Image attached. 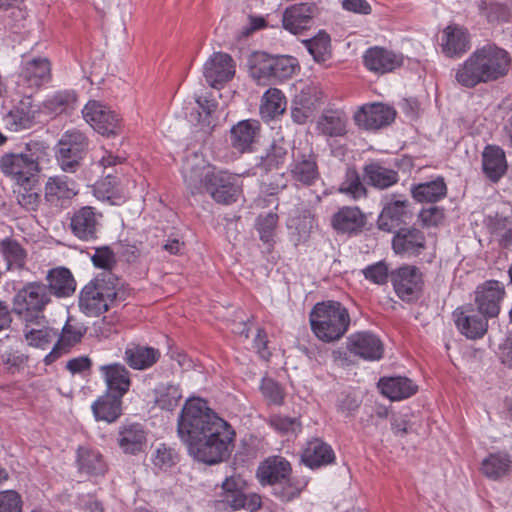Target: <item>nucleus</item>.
Returning <instances> with one entry per match:
<instances>
[{
  "label": "nucleus",
  "instance_id": "nucleus-1",
  "mask_svg": "<svg viewBox=\"0 0 512 512\" xmlns=\"http://www.w3.org/2000/svg\"><path fill=\"white\" fill-rule=\"evenodd\" d=\"M177 433L189 454L199 462L214 465L229 457L235 431L201 398L188 399L177 420Z\"/></svg>",
  "mask_w": 512,
  "mask_h": 512
},
{
  "label": "nucleus",
  "instance_id": "nucleus-2",
  "mask_svg": "<svg viewBox=\"0 0 512 512\" xmlns=\"http://www.w3.org/2000/svg\"><path fill=\"white\" fill-rule=\"evenodd\" d=\"M182 175L187 190L192 195L208 193L211 198L224 205L235 203L241 192V186L234 175L217 170L203 161L187 159L182 168Z\"/></svg>",
  "mask_w": 512,
  "mask_h": 512
},
{
  "label": "nucleus",
  "instance_id": "nucleus-3",
  "mask_svg": "<svg viewBox=\"0 0 512 512\" xmlns=\"http://www.w3.org/2000/svg\"><path fill=\"white\" fill-rule=\"evenodd\" d=\"M510 66V54L505 49L488 43L477 48L458 66L455 71V80L463 87L474 88L478 84L504 78Z\"/></svg>",
  "mask_w": 512,
  "mask_h": 512
},
{
  "label": "nucleus",
  "instance_id": "nucleus-4",
  "mask_svg": "<svg viewBox=\"0 0 512 512\" xmlns=\"http://www.w3.org/2000/svg\"><path fill=\"white\" fill-rule=\"evenodd\" d=\"M351 323L348 309L339 301L316 303L310 312V325L315 336L326 343L340 340Z\"/></svg>",
  "mask_w": 512,
  "mask_h": 512
},
{
  "label": "nucleus",
  "instance_id": "nucleus-5",
  "mask_svg": "<svg viewBox=\"0 0 512 512\" xmlns=\"http://www.w3.org/2000/svg\"><path fill=\"white\" fill-rule=\"evenodd\" d=\"M119 290V278L111 272L103 271L82 288L79 296L80 310L87 316H99L116 302Z\"/></svg>",
  "mask_w": 512,
  "mask_h": 512
},
{
  "label": "nucleus",
  "instance_id": "nucleus-6",
  "mask_svg": "<svg viewBox=\"0 0 512 512\" xmlns=\"http://www.w3.org/2000/svg\"><path fill=\"white\" fill-rule=\"evenodd\" d=\"M51 301L48 288L41 282H29L19 289L13 298V312L28 325H41L44 310Z\"/></svg>",
  "mask_w": 512,
  "mask_h": 512
},
{
  "label": "nucleus",
  "instance_id": "nucleus-7",
  "mask_svg": "<svg viewBox=\"0 0 512 512\" xmlns=\"http://www.w3.org/2000/svg\"><path fill=\"white\" fill-rule=\"evenodd\" d=\"M38 160V155L27 145L24 151L4 154L0 159V169L16 184L35 183L40 171Z\"/></svg>",
  "mask_w": 512,
  "mask_h": 512
},
{
  "label": "nucleus",
  "instance_id": "nucleus-8",
  "mask_svg": "<svg viewBox=\"0 0 512 512\" xmlns=\"http://www.w3.org/2000/svg\"><path fill=\"white\" fill-rule=\"evenodd\" d=\"M288 174L298 187L314 186L321 178L318 155L311 147H294Z\"/></svg>",
  "mask_w": 512,
  "mask_h": 512
},
{
  "label": "nucleus",
  "instance_id": "nucleus-9",
  "mask_svg": "<svg viewBox=\"0 0 512 512\" xmlns=\"http://www.w3.org/2000/svg\"><path fill=\"white\" fill-rule=\"evenodd\" d=\"M87 149L88 139L83 132L78 129L67 130L58 142L57 160L61 169L75 172Z\"/></svg>",
  "mask_w": 512,
  "mask_h": 512
},
{
  "label": "nucleus",
  "instance_id": "nucleus-10",
  "mask_svg": "<svg viewBox=\"0 0 512 512\" xmlns=\"http://www.w3.org/2000/svg\"><path fill=\"white\" fill-rule=\"evenodd\" d=\"M82 114L85 121L102 135H117L121 131L119 115L99 101H89L84 106Z\"/></svg>",
  "mask_w": 512,
  "mask_h": 512
},
{
  "label": "nucleus",
  "instance_id": "nucleus-11",
  "mask_svg": "<svg viewBox=\"0 0 512 512\" xmlns=\"http://www.w3.org/2000/svg\"><path fill=\"white\" fill-rule=\"evenodd\" d=\"M51 79V64L47 58L37 57L27 61L18 75L17 91L19 94H33Z\"/></svg>",
  "mask_w": 512,
  "mask_h": 512
},
{
  "label": "nucleus",
  "instance_id": "nucleus-12",
  "mask_svg": "<svg viewBox=\"0 0 512 512\" xmlns=\"http://www.w3.org/2000/svg\"><path fill=\"white\" fill-rule=\"evenodd\" d=\"M391 282L397 296L406 302L419 298L423 279L421 272L413 266H403L392 271Z\"/></svg>",
  "mask_w": 512,
  "mask_h": 512
},
{
  "label": "nucleus",
  "instance_id": "nucleus-13",
  "mask_svg": "<svg viewBox=\"0 0 512 512\" xmlns=\"http://www.w3.org/2000/svg\"><path fill=\"white\" fill-rule=\"evenodd\" d=\"M504 285L497 280H487L475 290V303L480 314L488 318L498 316L505 297Z\"/></svg>",
  "mask_w": 512,
  "mask_h": 512
},
{
  "label": "nucleus",
  "instance_id": "nucleus-14",
  "mask_svg": "<svg viewBox=\"0 0 512 512\" xmlns=\"http://www.w3.org/2000/svg\"><path fill=\"white\" fill-rule=\"evenodd\" d=\"M261 133V124L255 119L241 120L230 129L229 143L240 154L254 150Z\"/></svg>",
  "mask_w": 512,
  "mask_h": 512
},
{
  "label": "nucleus",
  "instance_id": "nucleus-15",
  "mask_svg": "<svg viewBox=\"0 0 512 512\" xmlns=\"http://www.w3.org/2000/svg\"><path fill=\"white\" fill-rule=\"evenodd\" d=\"M102 214L92 206L75 210L70 218V229L80 240H93L97 237Z\"/></svg>",
  "mask_w": 512,
  "mask_h": 512
},
{
  "label": "nucleus",
  "instance_id": "nucleus-16",
  "mask_svg": "<svg viewBox=\"0 0 512 512\" xmlns=\"http://www.w3.org/2000/svg\"><path fill=\"white\" fill-rule=\"evenodd\" d=\"M203 74L207 83L211 87L217 88L233 78L235 74L234 60L227 53H214L205 62Z\"/></svg>",
  "mask_w": 512,
  "mask_h": 512
},
{
  "label": "nucleus",
  "instance_id": "nucleus-17",
  "mask_svg": "<svg viewBox=\"0 0 512 512\" xmlns=\"http://www.w3.org/2000/svg\"><path fill=\"white\" fill-rule=\"evenodd\" d=\"M347 349L350 353L368 361L380 360L383 357L382 341L370 332H357L347 339Z\"/></svg>",
  "mask_w": 512,
  "mask_h": 512
},
{
  "label": "nucleus",
  "instance_id": "nucleus-18",
  "mask_svg": "<svg viewBox=\"0 0 512 512\" xmlns=\"http://www.w3.org/2000/svg\"><path fill=\"white\" fill-rule=\"evenodd\" d=\"M23 98L13 106L5 116V123L11 131H21L31 128L38 113V107L33 103L32 95L22 94Z\"/></svg>",
  "mask_w": 512,
  "mask_h": 512
},
{
  "label": "nucleus",
  "instance_id": "nucleus-19",
  "mask_svg": "<svg viewBox=\"0 0 512 512\" xmlns=\"http://www.w3.org/2000/svg\"><path fill=\"white\" fill-rule=\"evenodd\" d=\"M317 7L312 3H299L288 7L283 13V27L293 34H299L314 25Z\"/></svg>",
  "mask_w": 512,
  "mask_h": 512
},
{
  "label": "nucleus",
  "instance_id": "nucleus-20",
  "mask_svg": "<svg viewBox=\"0 0 512 512\" xmlns=\"http://www.w3.org/2000/svg\"><path fill=\"white\" fill-rule=\"evenodd\" d=\"M403 56L383 47H371L363 56L365 67L375 73L392 72L403 64Z\"/></svg>",
  "mask_w": 512,
  "mask_h": 512
},
{
  "label": "nucleus",
  "instance_id": "nucleus-21",
  "mask_svg": "<svg viewBox=\"0 0 512 512\" xmlns=\"http://www.w3.org/2000/svg\"><path fill=\"white\" fill-rule=\"evenodd\" d=\"M395 118V110L381 103L361 107L354 115L356 124L368 130L390 124Z\"/></svg>",
  "mask_w": 512,
  "mask_h": 512
},
{
  "label": "nucleus",
  "instance_id": "nucleus-22",
  "mask_svg": "<svg viewBox=\"0 0 512 512\" xmlns=\"http://www.w3.org/2000/svg\"><path fill=\"white\" fill-rule=\"evenodd\" d=\"M408 205L407 199L393 195L382 208L377 220L378 228L385 232H392L404 224L409 214Z\"/></svg>",
  "mask_w": 512,
  "mask_h": 512
},
{
  "label": "nucleus",
  "instance_id": "nucleus-23",
  "mask_svg": "<svg viewBox=\"0 0 512 512\" xmlns=\"http://www.w3.org/2000/svg\"><path fill=\"white\" fill-rule=\"evenodd\" d=\"M107 386V394L123 397L130 389V371L121 363H111L99 367Z\"/></svg>",
  "mask_w": 512,
  "mask_h": 512
},
{
  "label": "nucleus",
  "instance_id": "nucleus-24",
  "mask_svg": "<svg viewBox=\"0 0 512 512\" xmlns=\"http://www.w3.org/2000/svg\"><path fill=\"white\" fill-rule=\"evenodd\" d=\"M85 330L81 327L71 323L68 319L63 326L61 333L58 334V340L53 346L49 354L44 358L46 365H50L55 362L62 355L67 354L70 350L81 342L84 336Z\"/></svg>",
  "mask_w": 512,
  "mask_h": 512
},
{
  "label": "nucleus",
  "instance_id": "nucleus-25",
  "mask_svg": "<svg viewBox=\"0 0 512 512\" xmlns=\"http://www.w3.org/2000/svg\"><path fill=\"white\" fill-rule=\"evenodd\" d=\"M290 473V463L281 456H273L267 458L259 465L257 478L263 485H277L286 482Z\"/></svg>",
  "mask_w": 512,
  "mask_h": 512
},
{
  "label": "nucleus",
  "instance_id": "nucleus-26",
  "mask_svg": "<svg viewBox=\"0 0 512 512\" xmlns=\"http://www.w3.org/2000/svg\"><path fill=\"white\" fill-rule=\"evenodd\" d=\"M332 447L321 438L309 440L301 454L302 462L311 469H318L335 461Z\"/></svg>",
  "mask_w": 512,
  "mask_h": 512
},
{
  "label": "nucleus",
  "instance_id": "nucleus-27",
  "mask_svg": "<svg viewBox=\"0 0 512 512\" xmlns=\"http://www.w3.org/2000/svg\"><path fill=\"white\" fill-rule=\"evenodd\" d=\"M363 179L367 185L385 190L398 183L399 173L379 161H371L363 166Z\"/></svg>",
  "mask_w": 512,
  "mask_h": 512
},
{
  "label": "nucleus",
  "instance_id": "nucleus-28",
  "mask_svg": "<svg viewBox=\"0 0 512 512\" xmlns=\"http://www.w3.org/2000/svg\"><path fill=\"white\" fill-rule=\"evenodd\" d=\"M454 322L458 330L469 339L482 338L488 329L487 318L474 311L456 309L453 313Z\"/></svg>",
  "mask_w": 512,
  "mask_h": 512
},
{
  "label": "nucleus",
  "instance_id": "nucleus-29",
  "mask_svg": "<svg viewBox=\"0 0 512 512\" xmlns=\"http://www.w3.org/2000/svg\"><path fill=\"white\" fill-rule=\"evenodd\" d=\"M78 194L77 184L65 175L49 177L45 184V200L54 206Z\"/></svg>",
  "mask_w": 512,
  "mask_h": 512
},
{
  "label": "nucleus",
  "instance_id": "nucleus-30",
  "mask_svg": "<svg viewBox=\"0 0 512 512\" xmlns=\"http://www.w3.org/2000/svg\"><path fill=\"white\" fill-rule=\"evenodd\" d=\"M117 442L125 454L136 455L146 446V432L139 423L123 425L119 429Z\"/></svg>",
  "mask_w": 512,
  "mask_h": 512
},
{
  "label": "nucleus",
  "instance_id": "nucleus-31",
  "mask_svg": "<svg viewBox=\"0 0 512 512\" xmlns=\"http://www.w3.org/2000/svg\"><path fill=\"white\" fill-rule=\"evenodd\" d=\"M505 152L499 146L487 145L482 152V170L492 182H498L507 171Z\"/></svg>",
  "mask_w": 512,
  "mask_h": 512
},
{
  "label": "nucleus",
  "instance_id": "nucleus-32",
  "mask_svg": "<svg viewBox=\"0 0 512 512\" xmlns=\"http://www.w3.org/2000/svg\"><path fill=\"white\" fill-rule=\"evenodd\" d=\"M392 248L400 255L419 254L425 248V236L416 228L400 229L393 237Z\"/></svg>",
  "mask_w": 512,
  "mask_h": 512
},
{
  "label": "nucleus",
  "instance_id": "nucleus-33",
  "mask_svg": "<svg viewBox=\"0 0 512 512\" xmlns=\"http://www.w3.org/2000/svg\"><path fill=\"white\" fill-rule=\"evenodd\" d=\"M381 393L392 401H399L414 395L418 386L409 378L383 377L378 382Z\"/></svg>",
  "mask_w": 512,
  "mask_h": 512
},
{
  "label": "nucleus",
  "instance_id": "nucleus-34",
  "mask_svg": "<svg viewBox=\"0 0 512 512\" xmlns=\"http://www.w3.org/2000/svg\"><path fill=\"white\" fill-rule=\"evenodd\" d=\"M160 355L156 348L132 343L125 349L124 360L134 370H146L157 363Z\"/></svg>",
  "mask_w": 512,
  "mask_h": 512
},
{
  "label": "nucleus",
  "instance_id": "nucleus-35",
  "mask_svg": "<svg viewBox=\"0 0 512 512\" xmlns=\"http://www.w3.org/2000/svg\"><path fill=\"white\" fill-rule=\"evenodd\" d=\"M332 227L342 233H357L366 224V217L358 207H342L331 220Z\"/></svg>",
  "mask_w": 512,
  "mask_h": 512
},
{
  "label": "nucleus",
  "instance_id": "nucleus-36",
  "mask_svg": "<svg viewBox=\"0 0 512 512\" xmlns=\"http://www.w3.org/2000/svg\"><path fill=\"white\" fill-rule=\"evenodd\" d=\"M247 489L246 480L238 474L226 477L221 485V499L218 501L223 507H229L232 510H239V506L243 505L242 497Z\"/></svg>",
  "mask_w": 512,
  "mask_h": 512
},
{
  "label": "nucleus",
  "instance_id": "nucleus-37",
  "mask_svg": "<svg viewBox=\"0 0 512 512\" xmlns=\"http://www.w3.org/2000/svg\"><path fill=\"white\" fill-rule=\"evenodd\" d=\"M442 51L448 57L459 56L470 48L468 31L460 26H448L443 31Z\"/></svg>",
  "mask_w": 512,
  "mask_h": 512
},
{
  "label": "nucleus",
  "instance_id": "nucleus-38",
  "mask_svg": "<svg viewBox=\"0 0 512 512\" xmlns=\"http://www.w3.org/2000/svg\"><path fill=\"white\" fill-rule=\"evenodd\" d=\"M475 7L478 16L492 26L509 22L512 15L508 4L501 0H477Z\"/></svg>",
  "mask_w": 512,
  "mask_h": 512
},
{
  "label": "nucleus",
  "instance_id": "nucleus-39",
  "mask_svg": "<svg viewBox=\"0 0 512 512\" xmlns=\"http://www.w3.org/2000/svg\"><path fill=\"white\" fill-rule=\"evenodd\" d=\"M348 118L341 110H325L317 121V130L328 137H342L347 133Z\"/></svg>",
  "mask_w": 512,
  "mask_h": 512
},
{
  "label": "nucleus",
  "instance_id": "nucleus-40",
  "mask_svg": "<svg viewBox=\"0 0 512 512\" xmlns=\"http://www.w3.org/2000/svg\"><path fill=\"white\" fill-rule=\"evenodd\" d=\"M412 197L419 203H436L447 195V185L443 177L419 183L411 187Z\"/></svg>",
  "mask_w": 512,
  "mask_h": 512
},
{
  "label": "nucleus",
  "instance_id": "nucleus-41",
  "mask_svg": "<svg viewBox=\"0 0 512 512\" xmlns=\"http://www.w3.org/2000/svg\"><path fill=\"white\" fill-rule=\"evenodd\" d=\"M48 292L57 297H68L74 293L76 282L72 273L64 267L55 268L49 271L47 275Z\"/></svg>",
  "mask_w": 512,
  "mask_h": 512
},
{
  "label": "nucleus",
  "instance_id": "nucleus-42",
  "mask_svg": "<svg viewBox=\"0 0 512 512\" xmlns=\"http://www.w3.org/2000/svg\"><path fill=\"white\" fill-rule=\"evenodd\" d=\"M272 55L265 52H254L248 59V68L251 78L258 84L266 86L272 84Z\"/></svg>",
  "mask_w": 512,
  "mask_h": 512
},
{
  "label": "nucleus",
  "instance_id": "nucleus-43",
  "mask_svg": "<svg viewBox=\"0 0 512 512\" xmlns=\"http://www.w3.org/2000/svg\"><path fill=\"white\" fill-rule=\"evenodd\" d=\"M121 405V397L106 393L92 404V411L97 420L112 423L120 417Z\"/></svg>",
  "mask_w": 512,
  "mask_h": 512
},
{
  "label": "nucleus",
  "instance_id": "nucleus-44",
  "mask_svg": "<svg viewBox=\"0 0 512 512\" xmlns=\"http://www.w3.org/2000/svg\"><path fill=\"white\" fill-rule=\"evenodd\" d=\"M512 466V460L506 452L489 454L481 463L482 473L489 479L499 480L506 476Z\"/></svg>",
  "mask_w": 512,
  "mask_h": 512
},
{
  "label": "nucleus",
  "instance_id": "nucleus-45",
  "mask_svg": "<svg viewBox=\"0 0 512 512\" xmlns=\"http://www.w3.org/2000/svg\"><path fill=\"white\" fill-rule=\"evenodd\" d=\"M363 181L355 167H348L338 191L355 201L364 199L368 196V190Z\"/></svg>",
  "mask_w": 512,
  "mask_h": 512
},
{
  "label": "nucleus",
  "instance_id": "nucleus-46",
  "mask_svg": "<svg viewBox=\"0 0 512 512\" xmlns=\"http://www.w3.org/2000/svg\"><path fill=\"white\" fill-rule=\"evenodd\" d=\"M0 253L6 261L8 269H23L26 265L27 251L13 238L0 241Z\"/></svg>",
  "mask_w": 512,
  "mask_h": 512
},
{
  "label": "nucleus",
  "instance_id": "nucleus-47",
  "mask_svg": "<svg viewBox=\"0 0 512 512\" xmlns=\"http://www.w3.org/2000/svg\"><path fill=\"white\" fill-rule=\"evenodd\" d=\"M287 100L281 90L269 88L261 98L260 113L263 118L272 119L286 110Z\"/></svg>",
  "mask_w": 512,
  "mask_h": 512
},
{
  "label": "nucleus",
  "instance_id": "nucleus-48",
  "mask_svg": "<svg viewBox=\"0 0 512 512\" xmlns=\"http://www.w3.org/2000/svg\"><path fill=\"white\" fill-rule=\"evenodd\" d=\"M14 193L18 204L26 211H36L41 203L38 181L35 183H18Z\"/></svg>",
  "mask_w": 512,
  "mask_h": 512
},
{
  "label": "nucleus",
  "instance_id": "nucleus-49",
  "mask_svg": "<svg viewBox=\"0 0 512 512\" xmlns=\"http://www.w3.org/2000/svg\"><path fill=\"white\" fill-rule=\"evenodd\" d=\"M303 44L316 62L324 63L331 58V40L326 32L320 31L315 37L303 40Z\"/></svg>",
  "mask_w": 512,
  "mask_h": 512
},
{
  "label": "nucleus",
  "instance_id": "nucleus-50",
  "mask_svg": "<svg viewBox=\"0 0 512 512\" xmlns=\"http://www.w3.org/2000/svg\"><path fill=\"white\" fill-rule=\"evenodd\" d=\"M154 393L156 405L168 411L173 410L182 398L179 386L171 383H160L155 388Z\"/></svg>",
  "mask_w": 512,
  "mask_h": 512
},
{
  "label": "nucleus",
  "instance_id": "nucleus-51",
  "mask_svg": "<svg viewBox=\"0 0 512 512\" xmlns=\"http://www.w3.org/2000/svg\"><path fill=\"white\" fill-rule=\"evenodd\" d=\"M272 84L291 78L299 68L296 58L288 55H272Z\"/></svg>",
  "mask_w": 512,
  "mask_h": 512
},
{
  "label": "nucleus",
  "instance_id": "nucleus-52",
  "mask_svg": "<svg viewBox=\"0 0 512 512\" xmlns=\"http://www.w3.org/2000/svg\"><path fill=\"white\" fill-rule=\"evenodd\" d=\"M78 463L79 469L89 475H98L105 471V463L97 451L79 449Z\"/></svg>",
  "mask_w": 512,
  "mask_h": 512
},
{
  "label": "nucleus",
  "instance_id": "nucleus-53",
  "mask_svg": "<svg viewBox=\"0 0 512 512\" xmlns=\"http://www.w3.org/2000/svg\"><path fill=\"white\" fill-rule=\"evenodd\" d=\"M76 94L72 91H58L44 101V108L55 115L62 114L73 108Z\"/></svg>",
  "mask_w": 512,
  "mask_h": 512
},
{
  "label": "nucleus",
  "instance_id": "nucleus-54",
  "mask_svg": "<svg viewBox=\"0 0 512 512\" xmlns=\"http://www.w3.org/2000/svg\"><path fill=\"white\" fill-rule=\"evenodd\" d=\"M178 460L177 452L166 444H160L151 454V461L154 467L163 471L173 467Z\"/></svg>",
  "mask_w": 512,
  "mask_h": 512
},
{
  "label": "nucleus",
  "instance_id": "nucleus-55",
  "mask_svg": "<svg viewBox=\"0 0 512 512\" xmlns=\"http://www.w3.org/2000/svg\"><path fill=\"white\" fill-rule=\"evenodd\" d=\"M278 214L275 212H268L260 214L256 219V229L259 233L261 241L270 243L273 241L275 231L278 224Z\"/></svg>",
  "mask_w": 512,
  "mask_h": 512
},
{
  "label": "nucleus",
  "instance_id": "nucleus-56",
  "mask_svg": "<svg viewBox=\"0 0 512 512\" xmlns=\"http://www.w3.org/2000/svg\"><path fill=\"white\" fill-rule=\"evenodd\" d=\"M57 335L58 332L49 327L25 330L24 333L28 345L40 349H47Z\"/></svg>",
  "mask_w": 512,
  "mask_h": 512
},
{
  "label": "nucleus",
  "instance_id": "nucleus-57",
  "mask_svg": "<svg viewBox=\"0 0 512 512\" xmlns=\"http://www.w3.org/2000/svg\"><path fill=\"white\" fill-rule=\"evenodd\" d=\"M324 93L318 84H305L298 95V101L303 108L313 110L322 103Z\"/></svg>",
  "mask_w": 512,
  "mask_h": 512
},
{
  "label": "nucleus",
  "instance_id": "nucleus-58",
  "mask_svg": "<svg viewBox=\"0 0 512 512\" xmlns=\"http://www.w3.org/2000/svg\"><path fill=\"white\" fill-rule=\"evenodd\" d=\"M287 156V149L280 144L273 143L270 149L267 151L266 155L261 157L260 162L257 166L268 172L273 168H277L279 165L283 164Z\"/></svg>",
  "mask_w": 512,
  "mask_h": 512
},
{
  "label": "nucleus",
  "instance_id": "nucleus-59",
  "mask_svg": "<svg viewBox=\"0 0 512 512\" xmlns=\"http://www.w3.org/2000/svg\"><path fill=\"white\" fill-rule=\"evenodd\" d=\"M270 425L283 434L298 433L301 431V422L298 417L273 415L269 420Z\"/></svg>",
  "mask_w": 512,
  "mask_h": 512
},
{
  "label": "nucleus",
  "instance_id": "nucleus-60",
  "mask_svg": "<svg viewBox=\"0 0 512 512\" xmlns=\"http://www.w3.org/2000/svg\"><path fill=\"white\" fill-rule=\"evenodd\" d=\"M23 499L15 490L0 491V512H22Z\"/></svg>",
  "mask_w": 512,
  "mask_h": 512
},
{
  "label": "nucleus",
  "instance_id": "nucleus-61",
  "mask_svg": "<svg viewBox=\"0 0 512 512\" xmlns=\"http://www.w3.org/2000/svg\"><path fill=\"white\" fill-rule=\"evenodd\" d=\"M261 392L264 398L271 404L281 405L284 399V393L280 385L271 378H263Z\"/></svg>",
  "mask_w": 512,
  "mask_h": 512
},
{
  "label": "nucleus",
  "instance_id": "nucleus-62",
  "mask_svg": "<svg viewBox=\"0 0 512 512\" xmlns=\"http://www.w3.org/2000/svg\"><path fill=\"white\" fill-rule=\"evenodd\" d=\"M364 277L377 285L387 283L389 278V269L383 261L369 265L362 270Z\"/></svg>",
  "mask_w": 512,
  "mask_h": 512
},
{
  "label": "nucleus",
  "instance_id": "nucleus-63",
  "mask_svg": "<svg viewBox=\"0 0 512 512\" xmlns=\"http://www.w3.org/2000/svg\"><path fill=\"white\" fill-rule=\"evenodd\" d=\"M314 216L309 210H304L302 217L294 220L295 229L298 231V241H306L314 228Z\"/></svg>",
  "mask_w": 512,
  "mask_h": 512
},
{
  "label": "nucleus",
  "instance_id": "nucleus-64",
  "mask_svg": "<svg viewBox=\"0 0 512 512\" xmlns=\"http://www.w3.org/2000/svg\"><path fill=\"white\" fill-rule=\"evenodd\" d=\"M92 262L96 267L110 272L111 268L116 263V260L115 255L110 248L102 247L96 249L94 255L92 256Z\"/></svg>",
  "mask_w": 512,
  "mask_h": 512
}]
</instances>
